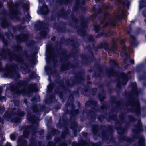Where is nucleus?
I'll use <instances>...</instances> for the list:
<instances>
[{"instance_id":"1","label":"nucleus","mask_w":146,"mask_h":146,"mask_svg":"<svg viewBox=\"0 0 146 146\" xmlns=\"http://www.w3.org/2000/svg\"><path fill=\"white\" fill-rule=\"evenodd\" d=\"M116 1L121 6L119 7L118 12L113 15L104 11L105 9L111 8V6L109 4L104 5L102 4L101 7L98 5H94L92 7V11L94 14L91 17L90 19L94 20L97 17V13L102 16L100 20V25H94V30L96 32H98L102 27L106 28L109 26H114L121 19H125L126 17L125 13L127 9L129 8L130 2L127 0H116Z\"/></svg>"},{"instance_id":"2","label":"nucleus","mask_w":146,"mask_h":146,"mask_svg":"<svg viewBox=\"0 0 146 146\" xmlns=\"http://www.w3.org/2000/svg\"><path fill=\"white\" fill-rule=\"evenodd\" d=\"M27 84V82L23 81H19L17 83H12L9 84L11 90L16 94L13 96V101L9 103L10 107L12 110L6 111L4 115L5 117L8 121L16 123L19 122L21 120L20 117H17L13 118V116L16 114L23 116L25 115L24 112L18 109L19 103L18 95L21 94H25L37 91L36 84L33 83L29 85L27 90L26 89Z\"/></svg>"},{"instance_id":"3","label":"nucleus","mask_w":146,"mask_h":146,"mask_svg":"<svg viewBox=\"0 0 146 146\" xmlns=\"http://www.w3.org/2000/svg\"><path fill=\"white\" fill-rule=\"evenodd\" d=\"M2 59H8L10 60H14L21 64L20 69L23 74H26L29 72L30 67L28 62L29 61L30 55L27 54L26 52H23V48L19 45H17L15 48V52H11L7 48H4L0 53Z\"/></svg>"},{"instance_id":"4","label":"nucleus","mask_w":146,"mask_h":146,"mask_svg":"<svg viewBox=\"0 0 146 146\" xmlns=\"http://www.w3.org/2000/svg\"><path fill=\"white\" fill-rule=\"evenodd\" d=\"M24 102L27 106L30 108L32 112L28 111L27 116V119L33 123L32 126L25 129L23 131V134L25 137H27L29 135L30 132L32 131L33 135L36 133H38L40 135L43 133V130L37 131L38 127V122L39 121V117L40 116V112H42L44 110V107L40 105H35L32 107L30 106V104L28 102L27 100L25 99Z\"/></svg>"},{"instance_id":"5","label":"nucleus","mask_w":146,"mask_h":146,"mask_svg":"<svg viewBox=\"0 0 146 146\" xmlns=\"http://www.w3.org/2000/svg\"><path fill=\"white\" fill-rule=\"evenodd\" d=\"M130 87L131 89L132 93L129 95L127 103L123 105L119 102H117L116 106L119 108L127 110L129 111L135 113L137 115H139L140 113V104L137 98L142 90L137 89L136 83L135 82L131 83Z\"/></svg>"},{"instance_id":"6","label":"nucleus","mask_w":146,"mask_h":146,"mask_svg":"<svg viewBox=\"0 0 146 146\" xmlns=\"http://www.w3.org/2000/svg\"><path fill=\"white\" fill-rule=\"evenodd\" d=\"M75 115H71L70 117L71 121L70 122V125L68 124L69 123V121L66 119L63 120L62 121L61 120H60L57 126L58 127L60 128L63 127L64 129V131L63 132L62 134L61 139H60L59 138H55V141L56 143H54L52 142H49L47 146H56L58 144L59 146H67V144L66 142H62V141L65 139V136L68 133V127H70V128L72 129L73 131L74 135L75 136L77 135V132H79L80 131L79 129L78 130V125L75 120L72 121V118L74 117Z\"/></svg>"},{"instance_id":"7","label":"nucleus","mask_w":146,"mask_h":146,"mask_svg":"<svg viewBox=\"0 0 146 146\" xmlns=\"http://www.w3.org/2000/svg\"><path fill=\"white\" fill-rule=\"evenodd\" d=\"M119 42L123 46L122 47L123 52L125 55L126 58L124 60L123 62L125 64H127L129 61L132 64H134V60L133 59L130 60L129 52L131 50L132 48H127L124 45V40L121 37L116 39L112 40V43L110 46L106 42H105L104 44H101L98 46V48H102L103 47L108 52H115L117 51V47L116 44V42Z\"/></svg>"},{"instance_id":"8","label":"nucleus","mask_w":146,"mask_h":146,"mask_svg":"<svg viewBox=\"0 0 146 146\" xmlns=\"http://www.w3.org/2000/svg\"><path fill=\"white\" fill-rule=\"evenodd\" d=\"M9 32V33H5V35L0 32V39L2 40L6 47L8 44V41L4 39L5 37V36L8 39L10 40L13 39L14 37L11 33ZM17 69H19V68L14 64L7 66L5 68H3L2 67L1 62H0V72H4V75L13 78L15 79L19 78L20 76L16 70Z\"/></svg>"},{"instance_id":"9","label":"nucleus","mask_w":146,"mask_h":146,"mask_svg":"<svg viewBox=\"0 0 146 146\" xmlns=\"http://www.w3.org/2000/svg\"><path fill=\"white\" fill-rule=\"evenodd\" d=\"M84 73L79 72L75 76L74 80H71L69 82L67 81L65 86L64 85L63 82H57V84L60 87L59 90L60 91V90L62 89L63 91V92H64L67 90V86H72L76 83H81L84 80ZM59 89H58L57 90H56L55 93L56 94H58L60 97L62 98L63 96V92H59Z\"/></svg>"},{"instance_id":"10","label":"nucleus","mask_w":146,"mask_h":146,"mask_svg":"<svg viewBox=\"0 0 146 146\" xmlns=\"http://www.w3.org/2000/svg\"><path fill=\"white\" fill-rule=\"evenodd\" d=\"M59 56L60 57V61L62 62L61 67L62 71H64L67 69H70L71 68L74 70L78 66L77 63L75 65H71L70 63L68 62L72 54L67 55V52L66 50L62 51L61 54H58Z\"/></svg>"},{"instance_id":"11","label":"nucleus","mask_w":146,"mask_h":146,"mask_svg":"<svg viewBox=\"0 0 146 146\" xmlns=\"http://www.w3.org/2000/svg\"><path fill=\"white\" fill-rule=\"evenodd\" d=\"M72 20L76 23H78L79 21L80 22V26L77 28V33L78 35L84 37V38L87 36L89 41H93V37L92 35L88 36L86 35V30L87 27V22H86V19L82 18L80 19V20L79 21L75 17H73L72 18Z\"/></svg>"},{"instance_id":"12","label":"nucleus","mask_w":146,"mask_h":146,"mask_svg":"<svg viewBox=\"0 0 146 146\" xmlns=\"http://www.w3.org/2000/svg\"><path fill=\"white\" fill-rule=\"evenodd\" d=\"M7 5L9 11L8 15L10 18L17 21L20 20L21 14L18 9L19 3H16L14 4L12 0H9L7 2Z\"/></svg>"},{"instance_id":"13","label":"nucleus","mask_w":146,"mask_h":146,"mask_svg":"<svg viewBox=\"0 0 146 146\" xmlns=\"http://www.w3.org/2000/svg\"><path fill=\"white\" fill-rule=\"evenodd\" d=\"M134 127L132 129V131L135 134L133 137L134 138H137L139 139L138 146H145L144 137L142 135L138 136L139 133L143 130L140 121H138L137 125H135Z\"/></svg>"},{"instance_id":"14","label":"nucleus","mask_w":146,"mask_h":146,"mask_svg":"<svg viewBox=\"0 0 146 146\" xmlns=\"http://www.w3.org/2000/svg\"><path fill=\"white\" fill-rule=\"evenodd\" d=\"M117 125H118L119 127L117 128V133L119 134L120 136L119 138L120 141H126L127 142H131L132 141V139H131L127 137H126L125 135H123L127 131V128H125L121 127V125L119 122L117 123Z\"/></svg>"},{"instance_id":"15","label":"nucleus","mask_w":146,"mask_h":146,"mask_svg":"<svg viewBox=\"0 0 146 146\" xmlns=\"http://www.w3.org/2000/svg\"><path fill=\"white\" fill-rule=\"evenodd\" d=\"M7 13L5 9H3L1 12H0V25L3 28H5L11 26L10 23L8 22L6 18Z\"/></svg>"},{"instance_id":"16","label":"nucleus","mask_w":146,"mask_h":146,"mask_svg":"<svg viewBox=\"0 0 146 146\" xmlns=\"http://www.w3.org/2000/svg\"><path fill=\"white\" fill-rule=\"evenodd\" d=\"M110 63L112 67L110 69H108L106 70L107 74L109 76H113L114 77L117 76L118 75V73L115 72L114 70L115 68L118 66L117 64L115 61L112 59L110 60Z\"/></svg>"},{"instance_id":"17","label":"nucleus","mask_w":146,"mask_h":146,"mask_svg":"<svg viewBox=\"0 0 146 146\" xmlns=\"http://www.w3.org/2000/svg\"><path fill=\"white\" fill-rule=\"evenodd\" d=\"M30 144L29 146H36V143L35 139H30ZM18 144L19 146H27V142L22 136H20L18 140ZM40 143H38L39 146H40Z\"/></svg>"},{"instance_id":"18","label":"nucleus","mask_w":146,"mask_h":146,"mask_svg":"<svg viewBox=\"0 0 146 146\" xmlns=\"http://www.w3.org/2000/svg\"><path fill=\"white\" fill-rule=\"evenodd\" d=\"M58 56V55L56 54L54 49H53L51 48L50 49L47 56L49 60H52L55 63L57 62Z\"/></svg>"},{"instance_id":"19","label":"nucleus","mask_w":146,"mask_h":146,"mask_svg":"<svg viewBox=\"0 0 146 146\" xmlns=\"http://www.w3.org/2000/svg\"><path fill=\"white\" fill-rule=\"evenodd\" d=\"M100 146V145L97 143H89L86 142L83 140H82L79 142V144L76 142L73 143L72 146Z\"/></svg>"},{"instance_id":"20","label":"nucleus","mask_w":146,"mask_h":146,"mask_svg":"<svg viewBox=\"0 0 146 146\" xmlns=\"http://www.w3.org/2000/svg\"><path fill=\"white\" fill-rule=\"evenodd\" d=\"M130 72V71L128 72L127 74H125L124 73H122L121 74V76L122 78V82H118L117 85V87L120 88L121 87V84L122 85H124L126 84L129 78H130V77L129 76L128 74H129Z\"/></svg>"},{"instance_id":"21","label":"nucleus","mask_w":146,"mask_h":146,"mask_svg":"<svg viewBox=\"0 0 146 146\" xmlns=\"http://www.w3.org/2000/svg\"><path fill=\"white\" fill-rule=\"evenodd\" d=\"M40 28H41L40 35L42 37L46 38L48 33L49 32V29L47 26H43V23L42 22H40L39 23Z\"/></svg>"},{"instance_id":"22","label":"nucleus","mask_w":146,"mask_h":146,"mask_svg":"<svg viewBox=\"0 0 146 146\" xmlns=\"http://www.w3.org/2000/svg\"><path fill=\"white\" fill-rule=\"evenodd\" d=\"M28 38V35L24 33H22L16 36V40L18 42L27 41Z\"/></svg>"},{"instance_id":"23","label":"nucleus","mask_w":146,"mask_h":146,"mask_svg":"<svg viewBox=\"0 0 146 146\" xmlns=\"http://www.w3.org/2000/svg\"><path fill=\"white\" fill-rule=\"evenodd\" d=\"M93 105L94 106V108H93L92 110L94 111L96 109H98V106L97 105V102L96 101H94L93 100H90L86 102L85 104V106L86 107H88V106Z\"/></svg>"},{"instance_id":"24","label":"nucleus","mask_w":146,"mask_h":146,"mask_svg":"<svg viewBox=\"0 0 146 146\" xmlns=\"http://www.w3.org/2000/svg\"><path fill=\"white\" fill-rule=\"evenodd\" d=\"M86 1L85 0H76L75 5L73 7V11H76L78 9L79 5L80 4H84Z\"/></svg>"},{"instance_id":"25","label":"nucleus","mask_w":146,"mask_h":146,"mask_svg":"<svg viewBox=\"0 0 146 146\" xmlns=\"http://www.w3.org/2000/svg\"><path fill=\"white\" fill-rule=\"evenodd\" d=\"M114 33V32L111 31H109L107 33H106L104 31H103V32L98 34L96 35V37L97 38H98L102 36H110L113 35Z\"/></svg>"},{"instance_id":"26","label":"nucleus","mask_w":146,"mask_h":146,"mask_svg":"<svg viewBox=\"0 0 146 146\" xmlns=\"http://www.w3.org/2000/svg\"><path fill=\"white\" fill-rule=\"evenodd\" d=\"M23 8L24 10H25L26 11V13L27 14V15H26L25 16V18L24 19V21H29L31 18V17L29 14L28 11L29 9L28 6L26 5L23 6Z\"/></svg>"},{"instance_id":"27","label":"nucleus","mask_w":146,"mask_h":146,"mask_svg":"<svg viewBox=\"0 0 146 146\" xmlns=\"http://www.w3.org/2000/svg\"><path fill=\"white\" fill-rule=\"evenodd\" d=\"M144 7H146V0H140L139 1V9L140 10Z\"/></svg>"},{"instance_id":"28","label":"nucleus","mask_w":146,"mask_h":146,"mask_svg":"<svg viewBox=\"0 0 146 146\" xmlns=\"http://www.w3.org/2000/svg\"><path fill=\"white\" fill-rule=\"evenodd\" d=\"M42 13L44 15H46L48 12V9L46 5H43L41 9Z\"/></svg>"},{"instance_id":"29","label":"nucleus","mask_w":146,"mask_h":146,"mask_svg":"<svg viewBox=\"0 0 146 146\" xmlns=\"http://www.w3.org/2000/svg\"><path fill=\"white\" fill-rule=\"evenodd\" d=\"M98 126L96 125H93L92 126V132L94 135H98Z\"/></svg>"},{"instance_id":"30","label":"nucleus","mask_w":146,"mask_h":146,"mask_svg":"<svg viewBox=\"0 0 146 146\" xmlns=\"http://www.w3.org/2000/svg\"><path fill=\"white\" fill-rule=\"evenodd\" d=\"M130 42L133 46H135L136 44L135 38L132 35L130 36Z\"/></svg>"},{"instance_id":"31","label":"nucleus","mask_w":146,"mask_h":146,"mask_svg":"<svg viewBox=\"0 0 146 146\" xmlns=\"http://www.w3.org/2000/svg\"><path fill=\"white\" fill-rule=\"evenodd\" d=\"M143 67V65L142 64L138 65L136 68V72L137 73L139 72L141 70Z\"/></svg>"},{"instance_id":"32","label":"nucleus","mask_w":146,"mask_h":146,"mask_svg":"<svg viewBox=\"0 0 146 146\" xmlns=\"http://www.w3.org/2000/svg\"><path fill=\"white\" fill-rule=\"evenodd\" d=\"M72 0H59V2L60 4H64L67 5L69 3H71Z\"/></svg>"},{"instance_id":"33","label":"nucleus","mask_w":146,"mask_h":146,"mask_svg":"<svg viewBox=\"0 0 146 146\" xmlns=\"http://www.w3.org/2000/svg\"><path fill=\"white\" fill-rule=\"evenodd\" d=\"M53 86L52 84H50L47 86V88L48 92H52V89L53 88Z\"/></svg>"},{"instance_id":"34","label":"nucleus","mask_w":146,"mask_h":146,"mask_svg":"<svg viewBox=\"0 0 146 146\" xmlns=\"http://www.w3.org/2000/svg\"><path fill=\"white\" fill-rule=\"evenodd\" d=\"M2 88L1 87H0V100L3 101L4 100H6V98L5 96H1V94L2 92Z\"/></svg>"},{"instance_id":"35","label":"nucleus","mask_w":146,"mask_h":146,"mask_svg":"<svg viewBox=\"0 0 146 146\" xmlns=\"http://www.w3.org/2000/svg\"><path fill=\"white\" fill-rule=\"evenodd\" d=\"M119 119L121 122L122 123L125 122V117L124 115L122 114L119 115Z\"/></svg>"},{"instance_id":"36","label":"nucleus","mask_w":146,"mask_h":146,"mask_svg":"<svg viewBox=\"0 0 146 146\" xmlns=\"http://www.w3.org/2000/svg\"><path fill=\"white\" fill-rule=\"evenodd\" d=\"M35 73L33 72H31L29 75V77L30 78H32L35 76Z\"/></svg>"},{"instance_id":"37","label":"nucleus","mask_w":146,"mask_h":146,"mask_svg":"<svg viewBox=\"0 0 146 146\" xmlns=\"http://www.w3.org/2000/svg\"><path fill=\"white\" fill-rule=\"evenodd\" d=\"M129 120L132 122H134L136 120V119L132 116H129Z\"/></svg>"},{"instance_id":"38","label":"nucleus","mask_w":146,"mask_h":146,"mask_svg":"<svg viewBox=\"0 0 146 146\" xmlns=\"http://www.w3.org/2000/svg\"><path fill=\"white\" fill-rule=\"evenodd\" d=\"M11 139L12 140H14L15 138V135L14 133L11 134L10 135Z\"/></svg>"},{"instance_id":"39","label":"nucleus","mask_w":146,"mask_h":146,"mask_svg":"<svg viewBox=\"0 0 146 146\" xmlns=\"http://www.w3.org/2000/svg\"><path fill=\"white\" fill-rule=\"evenodd\" d=\"M5 108L4 107L2 106H0V113H3L5 110Z\"/></svg>"},{"instance_id":"40","label":"nucleus","mask_w":146,"mask_h":146,"mask_svg":"<svg viewBox=\"0 0 146 146\" xmlns=\"http://www.w3.org/2000/svg\"><path fill=\"white\" fill-rule=\"evenodd\" d=\"M16 29L18 30H23L25 28L24 27L22 26L21 25H19L16 27Z\"/></svg>"},{"instance_id":"41","label":"nucleus","mask_w":146,"mask_h":146,"mask_svg":"<svg viewBox=\"0 0 146 146\" xmlns=\"http://www.w3.org/2000/svg\"><path fill=\"white\" fill-rule=\"evenodd\" d=\"M58 131L56 129H54L52 131V133L54 135H57L58 134Z\"/></svg>"},{"instance_id":"42","label":"nucleus","mask_w":146,"mask_h":146,"mask_svg":"<svg viewBox=\"0 0 146 146\" xmlns=\"http://www.w3.org/2000/svg\"><path fill=\"white\" fill-rule=\"evenodd\" d=\"M38 96H36V97H33L32 99H31V101L33 102H36L37 101V100L36 99V98L37 97L38 98Z\"/></svg>"},{"instance_id":"43","label":"nucleus","mask_w":146,"mask_h":146,"mask_svg":"<svg viewBox=\"0 0 146 146\" xmlns=\"http://www.w3.org/2000/svg\"><path fill=\"white\" fill-rule=\"evenodd\" d=\"M98 97L99 99L101 101H103L105 98V97L104 96L102 95H100V94L98 95Z\"/></svg>"},{"instance_id":"44","label":"nucleus","mask_w":146,"mask_h":146,"mask_svg":"<svg viewBox=\"0 0 146 146\" xmlns=\"http://www.w3.org/2000/svg\"><path fill=\"white\" fill-rule=\"evenodd\" d=\"M7 0H0V9L1 8H2L3 7V3L2 1H5Z\"/></svg>"},{"instance_id":"45","label":"nucleus","mask_w":146,"mask_h":146,"mask_svg":"<svg viewBox=\"0 0 146 146\" xmlns=\"http://www.w3.org/2000/svg\"><path fill=\"white\" fill-rule=\"evenodd\" d=\"M67 13H65V12H62V15H61V16L62 17H63L64 18H66V16H67Z\"/></svg>"},{"instance_id":"46","label":"nucleus","mask_w":146,"mask_h":146,"mask_svg":"<svg viewBox=\"0 0 146 146\" xmlns=\"http://www.w3.org/2000/svg\"><path fill=\"white\" fill-rule=\"evenodd\" d=\"M105 118V117L104 116H99L98 117V119L100 121H101L102 119Z\"/></svg>"},{"instance_id":"47","label":"nucleus","mask_w":146,"mask_h":146,"mask_svg":"<svg viewBox=\"0 0 146 146\" xmlns=\"http://www.w3.org/2000/svg\"><path fill=\"white\" fill-rule=\"evenodd\" d=\"M97 89L96 88H94L93 89L92 91V93L93 95H95Z\"/></svg>"},{"instance_id":"48","label":"nucleus","mask_w":146,"mask_h":146,"mask_svg":"<svg viewBox=\"0 0 146 146\" xmlns=\"http://www.w3.org/2000/svg\"><path fill=\"white\" fill-rule=\"evenodd\" d=\"M143 15L145 18H146V9L143 11Z\"/></svg>"},{"instance_id":"49","label":"nucleus","mask_w":146,"mask_h":146,"mask_svg":"<svg viewBox=\"0 0 146 146\" xmlns=\"http://www.w3.org/2000/svg\"><path fill=\"white\" fill-rule=\"evenodd\" d=\"M54 99H55L54 96L53 95L51 96L50 98V100H51V102H52L53 100H54Z\"/></svg>"},{"instance_id":"50","label":"nucleus","mask_w":146,"mask_h":146,"mask_svg":"<svg viewBox=\"0 0 146 146\" xmlns=\"http://www.w3.org/2000/svg\"><path fill=\"white\" fill-rule=\"evenodd\" d=\"M131 29L129 28L127 30V32L128 34H129L131 33Z\"/></svg>"},{"instance_id":"51","label":"nucleus","mask_w":146,"mask_h":146,"mask_svg":"<svg viewBox=\"0 0 146 146\" xmlns=\"http://www.w3.org/2000/svg\"><path fill=\"white\" fill-rule=\"evenodd\" d=\"M82 135L84 137H86L87 135V133L86 132H83L82 133Z\"/></svg>"},{"instance_id":"52","label":"nucleus","mask_w":146,"mask_h":146,"mask_svg":"<svg viewBox=\"0 0 146 146\" xmlns=\"http://www.w3.org/2000/svg\"><path fill=\"white\" fill-rule=\"evenodd\" d=\"M0 123L3 124L4 123V121L1 117H0Z\"/></svg>"},{"instance_id":"53","label":"nucleus","mask_w":146,"mask_h":146,"mask_svg":"<svg viewBox=\"0 0 146 146\" xmlns=\"http://www.w3.org/2000/svg\"><path fill=\"white\" fill-rule=\"evenodd\" d=\"M102 136L103 138H105L106 137V135L104 134L103 132L102 133Z\"/></svg>"},{"instance_id":"54","label":"nucleus","mask_w":146,"mask_h":146,"mask_svg":"<svg viewBox=\"0 0 146 146\" xmlns=\"http://www.w3.org/2000/svg\"><path fill=\"white\" fill-rule=\"evenodd\" d=\"M105 107H106V106H104V105H103L101 107L100 109L101 110H102L104 109V108H105Z\"/></svg>"},{"instance_id":"55","label":"nucleus","mask_w":146,"mask_h":146,"mask_svg":"<svg viewBox=\"0 0 146 146\" xmlns=\"http://www.w3.org/2000/svg\"><path fill=\"white\" fill-rule=\"evenodd\" d=\"M56 39V37L55 36H53V37L51 38V40L52 41H54Z\"/></svg>"},{"instance_id":"56","label":"nucleus","mask_w":146,"mask_h":146,"mask_svg":"<svg viewBox=\"0 0 146 146\" xmlns=\"http://www.w3.org/2000/svg\"><path fill=\"white\" fill-rule=\"evenodd\" d=\"M129 66V65L128 64L127 65L125 66L124 67L125 69H127Z\"/></svg>"},{"instance_id":"57","label":"nucleus","mask_w":146,"mask_h":146,"mask_svg":"<svg viewBox=\"0 0 146 146\" xmlns=\"http://www.w3.org/2000/svg\"><path fill=\"white\" fill-rule=\"evenodd\" d=\"M96 2H102L104 1V0H95Z\"/></svg>"},{"instance_id":"58","label":"nucleus","mask_w":146,"mask_h":146,"mask_svg":"<svg viewBox=\"0 0 146 146\" xmlns=\"http://www.w3.org/2000/svg\"><path fill=\"white\" fill-rule=\"evenodd\" d=\"M116 116L115 115L113 117H111V119H113L114 120H115V118L116 117Z\"/></svg>"},{"instance_id":"59","label":"nucleus","mask_w":146,"mask_h":146,"mask_svg":"<svg viewBox=\"0 0 146 146\" xmlns=\"http://www.w3.org/2000/svg\"><path fill=\"white\" fill-rule=\"evenodd\" d=\"M87 78L88 80H89L90 79V76H88L87 77Z\"/></svg>"},{"instance_id":"60","label":"nucleus","mask_w":146,"mask_h":146,"mask_svg":"<svg viewBox=\"0 0 146 146\" xmlns=\"http://www.w3.org/2000/svg\"><path fill=\"white\" fill-rule=\"evenodd\" d=\"M134 22H135V21L134 20H133V21H131V24H133L134 23Z\"/></svg>"},{"instance_id":"61","label":"nucleus","mask_w":146,"mask_h":146,"mask_svg":"<svg viewBox=\"0 0 146 146\" xmlns=\"http://www.w3.org/2000/svg\"><path fill=\"white\" fill-rule=\"evenodd\" d=\"M81 57H82V59L83 60H84L86 58V57H85V56L84 57H83L82 56Z\"/></svg>"},{"instance_id":"62","label":"nucleus","mask_w":146,"mask_h":146,"mask_svg":"<svg viewBox=\"0 0 146 146\" xmlns=\"http://www.w3.org/2000/svg\"><path fill=\"white\" fill-rule=\"evenodd\" d=\"M79 46V44H77V47H78V46Z\"/></svg>"},{"instance_id":"63","label":"nucleus","mask_w":146,"mask_h":146,"mask_svg":"<svg viewBox=\"0 0 146 146\" xmlns=\"http://www.w3.org/2000/svg\"><path fill=\"white\" fill-rule=\"evenodd\" d=\"M78 105H80V104L79 102H78Z\"/></svg>"},{"instance_id":"64","label":"nucleus","mask_w":146,"mask_h":146,"mask_svg":"<svg viewBox=\"0 0 146 146\" xmlns=\"http://www.w3.org/2000/svg\"><path fill=\"white\" fill-rule=\"evenodd\" d=\"M134 146H137V144L135 145Z\"/></svg>"}]
</instances>
